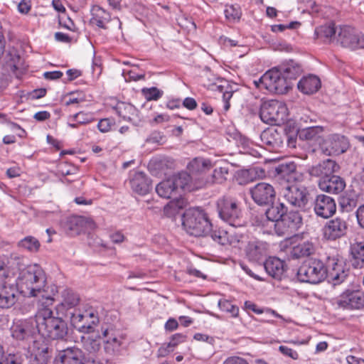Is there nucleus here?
I'll return each instance as SVG.
<instances>
[{"mask_svg":"<svg viewBox=\"0 0 364 364\" xmlns=\"http://www.w3.org/2000/svg\"><path fill=\"white\" fill-rule=\"evenodd\" d=\"M343 262L336 257H328L327 264L316 258L305 260L297 272L298 279L302 282L318 284L327 277L334 284L341 283L346 277Z\"/></svg>","mask_w":364,"mask_h":364,"instance_id":"obj_1","label":"nucleus"},{"mask_svg":"<svg viewBox=\"0 0 364 364\" xmlns=\"http://www.w3.org/2000/svg\"><path fill=\"white\" fill-rule=\"evenodd\" d=\"M53 299L50 296L43 298L39 301L36 314V324L38 333L44 338L63 339L68 333L65 321L52 309Z\"/></svg>","mask_w":364,"mask_h":364,"instance_id":"obj_2","label":"nucleus"},{"mask_svg":"<svg viewBox=\"0 0 364 364\" xmlns=\"http://www.w3.org/2000/svg\"><path fill=\"white\" fill-rule=\"evenodd\" d=\"M24 296H37L46 287V277L37 264H30L20 270L14 281Z\"/></svg>","mask_w":364,"mask_h":364,"instance_id":"obj_3","label":"nucleus"},{"mask_svg":"<svg viewBox=\"0 0 364 364\" xmlns=\"http://www.w3.org/2000/svg\"><path fill=\"white\" fill-rule=\"evenodd\" d=\"M77 318L79 321L85 323L79 327V331L85 333L82 336V341L85 349L91 353L97 351L100 348L99 340L101 333L95 330L99 323V318L97 311L93 309L86 310L83 314H78Z\"/></svg>","mask_w":364,"mask_h":364,"instance_id":"obj_4","label":"nucleus"},{"mask_svg":"<svg viewBox=\"0 0 364 364\" xmlns=\"http://www.w3.org/2000/svg\"><path fill=\"white\" fill-rule=\"evenodd\" d=\"M182 224L186 232L195 237H207L212 228L207 214L199 208L187 210L183 215Z\"/></svg>","mask_w":364,"mask_h":364,"instance_id":"obj_5","label":"nucleus"},{"mask_svg":"<svg viewBox=\"0 0 364 364\" xmlns=\"http://www.w3.org/2000/svg\"><path fill=\"white\" fill-rule=\"evenodd\" d=\"M254 84L258 89L279 95L286 93L291 87V84L283 77L277 67L267 70L257 80H254Z\"/></svg>","mask_w":364,"mask_h":364,"instance_id":"obj_6","label":"nucleus"},{"mask_svg":"<svg viewBox=\"0 0 364 364\" xmlns=\"http://www.w3.org/2000/svg\"><path fill=\"white\" fill-rule=\"evenodd\" d=\"M217 210L221 220L231 226L242 225L240 202L235 197L224 196L217 201Z\"/></svg>","mask_w":364,"mask_h":364,"instance_id":"obj_7","label":"nucleus"},{"mask_svg":"<svg viewBox=\"0 0 364 364\" xmlns=\"http://www.w3.org/2000/svg\"><path fill=\"white\" fill-rule=\"evenodd\" d=\"M259 116L264 122L279 124L287 119L288 109L286 105L281 101L267 100L260 105Z\"/></svg>","mask_w":364,"mask_h":364,"instance_id":"obj_8","label":"nucleus"},{"mask_svg":"<svg viewBox=\"0 0 364 364\" xmlns=\"http://www.w3.org/2000/svg\"><path fill=\"white\" fill-rule=\"evenodd\" d=\"M280 195L289 205L299 209L304 208L308 203L307 188L299 182L282 183Z\"/></svg>","mask_w":364,"mask_h":364,"instance_id":"obj_9","label":"nucleus"},{"mask_svg":"<svg viewBox=\"0 0 364 364\" xmlns=\"http://www.w3.org/2000/svg\"><path fill=\"white\" fill-rule=\"evenodd\" d=\"M350 142L346 136L339 134L327 136L321 143L320 149L326 156H338L347 151Z\"/></svg>","mask_w":364,"mask_h":364,"instance_id":"obj_10","label":"nucleus"},{"mask_svg":"<svg viewBox=\"0 0 364 364\" xmlns=\"http://www.w3.org/2000/svg\"><path fill=\"white\" fill-rule=\"evenodd\" d=\"M301 224L302 218L300 213L297 211H290L287 212L282 220L275 225L272 223V226L274 228V233L282 236L286 234H292L300 228Z\"/></svg>","mask_w":364,"mask_h":364,"instance_id":"obj_11","label":"nucleus"},{"mask_svg":"<svg viewBox=\"0 0 364 364\" xmlns=\"http://www.w3.org/2000/svg\"><path fill=\"white\" fill-rule=\"evenodd\" d=\"M343 47L355 50L364 48V35L355 34L353 28L348 26H340L336 39Z\"/></svg>","mask_w":364,"mask_h":364,"instance_id":"obj_12","label":"nucleus"},{"mask_svg":"<svg viewBox=\"0 0 364 364\" xmlns=\"http://www.w3.org/2000/svg\"><path fill=\"white\" fill-rule=\"evenodd\" d=\"M21 291L14 281L10 279L0 283V308L9 309L18 301Z\"/></svg>","mask_w":364,"mask_h":364,"instance_id":"obj_13","label":"nucleus"},{"mask_svg":"<svg viewBox=\"0 0 364 364\" xmlns=\"http://www.w3.org/2000/svg\"><path fill=\"white\" fill-rule=\"evenodd\" d=\"M276 178L279 181L280 186L282 184L301 182L303 175L296 170V164L293 162H284L279 164L276 168Z\"/></svg>","mask_w":364,"mask_h":364,"instance_id":"obj_14","label":"nucleus"},{"mask_svg":"<svg viewBox=\"0 0 364 364\" xmlns=\"http://www.w3.org/2000/svg\"><path fill=\"white\" fill-rule=\"evenodd\" d=\"M251 197L259 205H267L272 203L276 192L274 187L267 183H258L250 189Z\"/></svg>","mask_w":364,"mask_h":364,"instance_id":"obj_15","label":"nucleus"},{"mask_svg":"<svg viewBox=\"0 0 364 364\" xmlns=\"http://www.w3.org/2000/svg\"><path fill=\"white\" fill-rule=\"evenodd\" d=\"M336 304L343 309H360L364 308V291H346L339 296Z\"/></svg>","mask_w":364,"mask_h":364,"instance_id":"obj_16","label":"nucleus"},{"mask_svg":"<svg viewBox=\"0 0 364 364\" xmlns=\"http://www.w3.org/2000/svg\"><path fill=\"white\" fill-rule=\"evenodd\" d=\"M287 212V208L283 203H277L272 204L266 210V220L262 224L263 232L267 234H274V228L272 226V223L275 225L280 221Z\"/></svg>","mask_w":364,"mask_h":364,"instance_id":"obj_17","label":"nucleus"},{"mask_svg":"<svg viewBox=\"0 0 364 364\" xmlns=\"http://www.w3.org/2000/svg\"><path fill=\"white\" fill-rule=\"evenodd\" d=\"M314 210L318 217L329 218L336 211L335 200L331 196L319 194L314 200Z\"/></svg>","mask_w":364,"mask_h":364,"instance_id":"obj_18","label":"nucleus"},{"mask_svg":"<svg viewBox=\"0 0 364 364\" xmlns=\"http://www.w3.org/2000/svg\"><path fill=\"white\" fill-rule=\"evenodd\" d=\"M347 229L346 221L340 217H336L326 223L323 228V235L327 240H335L344 236Z\"/></svg>","mask_w":364,"mask_h":364,"instance_id":"obj_19","label":"nucleus"},{"mask_svg":"<svg viewBox=\"0 0 364 364\" xmlns=\"http://www.w3.org/2000/svg\"><path fill=\"white\" fill-rule=\"evenodd\" d=\"M339 165L332 159H326L319 164L313 166L309 169V173L316 177H320V179L328 178L339 171Z\"/></svg>","mask_w":364,"mask_h":364,"instance_id":"obj_20","label":"nucleus"},{"mask_svg":"<svg viewBox=\"0 0 364 364\" xmlns=\"http://www.w3.org/2000/svg\"><path fill=\"white\" fill-rule=\"evenodd\" d=\"M318 187L322 191L338 194L345 189L346 182L341 177L333 174L328 178L320 179Z\"/></svg>","mask_w":364,"mask_h":364,"instance_id":"obj_21","label":"nucleus"},{"mask_svg":"<svg viewBox=\"0 0 364 364\" xmlns=\"http://www.w3.org/2000/svg\"><path fill=\"white\" fill-rule=\"evenodd\" d=\"M55 364H85L83 353L77 348H68L59 353Z\"/></svg>","mask_w":364,"mask_h":364,"instance_id":"obj_22","label":"nucleus"},{"mask_svg":"<svg viewBox=\"0 0 364 364\" xmlns=\"http://www.w3.org/2000/svg\"><path fill=\"white\" fill-rule=\"evenodd\" d=\"M129 183L132 191L140 195L149 193L151 186V180L141 171L135 172L131 176Z\"/></svg>","mask_w":364,"mask_h":364,"instance_id":"obj_23","label":"nucleus"},{"mask_svg":"<svg viewBox=\"0 0 364 364\" xmlns=\"http://www.w3.org/2000/svg\"><path fill=\"white\" fill-rule=\"evenodd\" d=\"M33 330V324L27 320L17 321L11 328V336L19 341L29 338L32 336Z\"/></svg>","mask_w":364,"mask_h":364,"instance_id":"obj_24","label":"nucleus"},{"mask_svg":"<svg viewBox=\"0 0 364 364\" xmlns=\"http://www.w3.org/2000/svg\"><path fill=\"white\" fill-rule=\"evenodd\" d=\"M268 245L262 241L250 242L246 247V255L250 260L259 262L267 255Z\"/></svg>","mask_w":364,"mask_h":364,"instance_id":"obj_25","label":"nucleus"},{"mask_svg":"<svg viewBox=\"0 0 364 364\" xmlns=\"http://www.w3.org/2000/svg\"><path fill=\"white\" fill-rule=\"evenodd\" d=\"M85 219L81 216H70L63 224L65 232L70 236L80 235L85 228Z\"/></svg>","mask_w":364,"mask_h":364,"instance_id":"obj_26","label":"nucleus"},{"mask_svg":"<svg viewBox=\"0 0 364 364\" xmlns=\"http://www.w3.org/2000/svg\"><path fill=\"white\" fill-rule=\"evenodd\" d=\"M261 139L264 144L274 149L282 147L284 141L282 134L273 127L263 131Z\"/></svg>","mask_w":364,"mask_h":364,"instance_id":"obj_27","label":"nucleus"},{"mask_svg":"<svg viewBox=\"0 0 364 364\" xmlns=\"http://www.w3.org/2000/svg\"><path fill=\"white\" fill-rule=\"evenodd\" d=\"M298 89L304 94H313L321 87L320 79L314 75L302 77L298 82Z\"/></svg>","mask_w":364,"mask_h":364,"instance_id":"obj_28","label":"nucleus"},{"mask_svg":"<svg viewBox=\"0 0 364 364\" xmlns=\"http://www.w3.org/2000/svg\"><path fill=\"white\" fill-rule=\"evenodd\" d=\"M267 273L277 279H281L284 272V262L277 257H269L264 263Z\"/></svg>","mask_w":364,"mask_h":364,"instance_id":"obj_29","label":"nucleus"},{"mask_svg":"<svg viewBox=\"0 0 364 364\" xmlns=\"http://www.w3.org/2000/svg\"><path fill=\"white\" fill-rule=\"evenodd\" d=\"M277 68H279L283 77H285L291 84V80L299 76L302 71L301 66L294 60H289Z\"/></svg>","mask_w":364,"mask_h":364,"instance_id":"obj_30","label":"nucleus"},{"mask_svg":"<svg viewBox=\"0 0 364 364\" xmlns=\"http://www.w3.org/2000/svg\"><path fill=\"white\" fill-rule=\"evenodd\" d=\"M92 12L91 23L99 28L105 29L106 24L111 20L109 13L99 6H93Z\"/></svg>","mask_w":364,"mask_h":364,"instance_id":"obj_31","label":"nucleus"},{"mask_svg":"<svg viewBox=\"0 0 364 364\" xmlns=\"http://www.w3.org/2000/svg\"><path fill=\"white\" fill-rule=\"evenodd\" d=\"M351 263L353 267L361 269L364 267V242H355L351 245Z\"/></svg>","mask_w":364,"mask_h":364,"instance_id":"obj_32","label":"nucleus"},{"mask_svg":"<svg viewBox=\"0 0 364 364\" xmlns=\"http://www.w3.org/2000/svg\"><path fill=\"white\" fill-rule=\"evenodd\" d=\"M178 191V188L174 183V181L171 177L161 181L156 187L157 194L164 198H170Z\"/></svg>","mask_w":364,"mask_h":364,"instance_id":"obj_33","label":"nucleus"},{"mask_svg":"<svg viewBox=\"0 0 364 364\" xmlns=\"http://www.w3.org/2000/svg\"><path fill=\"white\" fill-rule=\"evenodd\" d=\"M314 252V244L309 241H301L294 245L291 250V255L294 258H299L309 256Z\"/></svg>","mask_w":364,"mask_h":364,"instance_id":"obj_34","label":"nucleus"},{"mask_svg":"<svg viewBox=\"0 0 364 364\" xmlns=\"http://www.w3.org/2000/svg\"><path fill=\"white\" fill-rule=\"evenodd\" d=\"M115 110L120 117L129 122L133 121L138 114V110L134 106L124 102L117 103Z\"/></svg>","mask_w":364,"mask_h":364,"instance_id":"obj_35","label":"nucleus"},{"mask_svg":"<svg viewBox=\"0 0 364 364\" xmlns=\"http://www.w3.org/2000/svg\"><path fill=\"white\" fill-rule=\"evenodd\" d=\"M323 129L320 126H312L309 127L300 128L298 129V136L301 140H316L320 137Z\"/></svg>","mask_w":364,"mask_h":364,"instance_id":"obj_36","label":"nucleus"},{"mask_svg":"<svg viewBox=\"0 0 364 364\" xmlns=\"http://www.w3.org/2000/svg\"><path fill=\"white\" fill-rule=\"evenodd\" d=\"M211 161L204 158H195L188 165V169L192 173L205 171L211 168Z\"/></svg>","mask_w":364,"mask_h":364,"instance_id":"obj_37","label":"nucleus"},{"mask_svg":"<svg viewBox=\"0 0 364 364\" xmlns=\"http://www.w3.org/2000/svg\"><path fill=\"white\" fill-rule=\"evenodd\" d=\"M186 205V201L183 198H178L175 200L169 201V203L164 206V213L168 217H173L178 214Z\"/></svg>","mask_w":364,"mask_h":364,"instance_id":"obj_38","label":"nucleus"},{"mask_svg":"<svg viewBox=\"0 0 364 364\" xmlns=\"http://www.w3.org/2000/svg\"><path fill=\"white\" fill-rule=\"evenodd\" d=\"M62 298L63 299L60 304L66 309L76 306L80 301L78 294L68 289L63 290L62 292Z\"/></svg>","mask_w":364,"mask_h":364,"instance_id":"obj_39","label":"nucleus"},{"mask_svg":"<svg viewBox=\"0 0 364 364\" xmlns=\"http://www.w3.org/2000/svg\"><path fill=\"white\" fill-rule=\"evenodd\" d=\"M220 84L216 85V90L223 93V100L224 102V110L228 111L230 108L229 100L232 96L233 91L228 81L220 80Z\"/></svg>","mask_w":364,"mask_h":364,"instance_id":"obj_40","label":"nucleus"},{"mask_svg":"<svg viewBox=\"0 0 364 364\" xmlns=\"http://www.w3.org/2000/svg\"><path fill=\"white\" fill-rule=\"evenodd\" d=\"M122 344V340L116 336L109 337L105 341V349L108 353L113 355L119 354Z\"/></svg>","mask_w":364,"mask_h":364,"instance_id":"obj_41","label":"nucleus"},{"mask_svg":"<svg viewBox=\"0 0 364 364\" xmlns=\"http://www.w3.org/2000/svg\"><path fill=\"white\" fill-rule=\"evenodd\" d=\"M338 28L335 26L333 23L321 26L318 28V32L321 36L328 39L329 41H333L336 39Z\"/></svg>","mask_w":364,"mask_h":364,"instance_id":"obj_42","label":"nucleus"},{"mask_svg":"<svg viewBox=\"0 0 364 364\" xmlns=\"http://www.w3.org/2000/svg\"><path fill=\"white\" fill-rule=\"evenodd\" d=\"M70 121H75L79 124H87L95 120L94 114L92 112H79L69 117Z\"/></svg>","mask_w":364,"mask_h":364,"instance_id":"obj_43","label":"nucleus"},{"mask_svg":"<svg viewBox=\"0 0 364 364\" xmlns=\"http://www.w3.org/2000/svg\"><path fill=\"white\" fill-rule=\"evenodd\" d=\"M18 246L30 252H36L40 247V242L34 237L27 236L19 241Z\"/></svg>","mask_w":364,"mask_h":364,"instance_id":"obj_44","label":"nucleus"},{"mask_svg":"<svg viewBox=\"0 0 364 364\" xmlns=\"http://www.w3.org/2000/svg\"><path fill=\"white\" fill-rule=\"evenodd\" d=\"M218 306L223 311L229 313L232 317L236 318L239 314V308L232 304L231 301L225 299H221L218 301Z\"/></svg>","mask_w":364,"mask_h":364,"instance_id":"obj_45","label":"nucleus"},{"mask_svg":"<svg viewBox=\"0 0 364 364\" xmlns=\"http://www.w3.org/2000/svg\"><path fill=\"white\" fill-rule=\"evenodd\" d=\"M224 14L225 18L230 21L239 20L241 17V11L237 6H227L224 11Z\"/></svg>","mask_w":364,"mask_h":364,"instance_id":"obj_46","label":"nucleus"},{"mask_svg":"<svg viewBox=\"0 0 364 364\" xmlns=\"http://www.w3.org/2000/svg\"><path fill=\"white\" fill-rule=\"evenodd\" d=\"M177 188L183 189L189 183L191 177L186 172L179 173L178 175L171 176Z\"/></svg>","mask_w":364,"mask_h":364,"instance_id":"obj_47","label":"nucleus"},{"mask_svg":"<svg viewBox=\"0 0 364 364\" xmlns=\"http://www.w3.org/2000/svg\"><path fill=\"white\" fill-rule=\"evenodd\" d=\"M228 174V168L227 167H219L215 168L213 171L212 178L213 183H223L227 179V175Z\"/></svg>","mask_w":364,"mask_h":364,"instance_id":"obj_48","label":"nucleus"},{"mask_svg":"<svg viewBox=\"0 0 364 364\" xmlns=\"http://www.w3.org/2000/svg\"><path fill=\"white\" fill-rule=\"evenodd\" d=\"M208 236H210L213 241L218 243L219 245H225L228 243V237L226 231L224 230H210V232Z\"/></svg>","mask_w":364,"mask_h":364,"instance_id":"obj_49","label":"nucleus"},{"mask_svg":"<svg viewBox=\"0 0 364 364\" xmlns=\"http://www.w3.org/2000/svg\"><path fill=\"white\" fill-rule=\"evenodd\" d=\"M150 166H154L155 168L164 170V168L172 169L174 166V161L171 158L164 157L155 160Z\"/></svg>","mask_w":364,"mask_h":364,"instance_id":"obj_50","label":"nucleus"},{"mask_svg":"<svg viewBox=\"0 0 364 364\" xmlns=\"http://www.w3.org/2000/svg\"><path fill=\"white\" fill-rule=\"evenodd\" d=\"M51 355L49 353V348L48 347H42L38 348L37 352L35 353V358L39 364H46Z\"/></svg>","mask_w":364,"mask_h":364,"instance_id":"obj_51","label":"nucleus"},{"mask_svg":"<svg viewBox=\"0 0 364 364\" xmlns=\"http://www.w3.org/2000/svg\"><path fill=\"white\" fill-rule=\"evenodd\" d=\"M142 92L145 98L150 100H157L161 97L163 92L155 87L151 88H144L142 90Z\"/></svg>","mask_w":364,"mask_h":364,"instance_id":"obj_52","label":"nucleus"},{"mask_svg":"<svg viewBox=\"0 0 364 364\" xmlns=\"http://www.w3.org/2000/svg\"><path fill=\"white\" fill-rule=\"evenodd\" d=\"M137 70V68L134 67L130 70L124 69L123 70L122 75L124 77V79L126 81H137L139 80L143 79L144 77V75L142 73H137L136 70Z\"/></svg>","mask_w":364,"mask_h":364,"instance_id":"obj_53","label":"nucleus"},{"mask_svg":"<svg viewBox=\"0 0 364 364\" xmlns=\"http://www.w3.org/2000/svg\"><path fill=\"white\" fill-rule=\"evenodd\" d=\"M114 124L112 120L105 118L99 121L97 124V128L102 133H106L111 129L112 126Z\"/></svg>","mask_w":364,"mask_h":364,"instance_id":"obj_54","label":"nucleus"},{"mask_svg":"<svg viewBox=\"0 0 364 364\" xmlns=\"http://www.w3.org/2000/svg\"><path fill=\"white\" fill-rule=\"evenodd\" d=\"M279 350L284 355L288 356L294 360H296L299 358L297 352L292 348H290L285 346H280Z\"/></svg>","mask_w":364,"mask_h":364,"instance_id":"obj_55","label":"nucleus"},{"mask_svg":"<svg viewBox=\"0 0 364 364\" xmlns=\"http://www.w3.org/2000/svg\"><path fill=\"white\" fill-rule=\"evenodd\" d=\"M355 217L358 227L364 230V203L357 208Z\"/></svg>","mask_w":364,"mask_h":364,"instance_id":"obj_56","label":"nucleus"},{"mask_svg":"<svg viewBox=\"0 0 364 364\" xmlns=\"http://www.w3.org/2000/svg\"><path fill=\"white\" fill-rule=\"evenodd\" d=\"M186 336L182 333H176L172 336L169 342V346L175 348L178 343L186 341Z\"/></svg>","mask_w":364,"mask_h":364,"instance_id":"obj_57","label":"nucleus"},{"mask_svg":"<svg viewBox=\"0 0 364 364\" xmlns=\"http://www.w3.org/2000/svg\"><path fill=\"white\" fill-rule=\"evenodd\" d=\"M31 9V2L27 0H21L18 5V11L23 14H27Z\"/></svg>","mask_w":364,"mask_h":364,"instance_id":"obj_58","label":"nucleus"},{"mask_svg":"<svg viewBox=\"0 0 364 364\" xmlns=\"http://www.w3.org/2000/svg\"><path fill=\"white\" fill-rule=\"evenodd\" d=\"M223 364H249L248 362L242 358L238 356H232L228 358Z\"/></svg>","mask_w":364,"mask_h":364,"instance_id":"obj_59","label":"nucleus"},{"mask_svg":"<svg viewBox=\"0 0 364 364\" xmlns=\"http://www.w3.org/2000/svg\"><path fill=\"white\" fill-rule=\"evenodd\" d=\"M356 200L353 198L343 199L341 205L346 209V211H351L356 206Z\"/></svg>","mask_w":364,"mask_h":364,"instance_id":"obj_60","label":"nucleus"},{"mask_svg":"<svg viewBox=\"0 0 364 364\" xmlns=\"http://www.w3.org/2000/svg\"><path fill=\"white\" fill-rule=\"evenodd\" d=\"M178 327V321L173 318H170L165 323L164 328L167 331H173Z\"/></svg>","mask_w":364,"mask_h":364,"instance_id":"obj_61","label":"nucleus"},{"mask_svg":"<svg viewBox=\"0 0 364 364\" xmlns=\"http://www.w3.org/2000/svg\"><path fill=\"white\" fill-rule=\"evenodd\" d=\"M183 105L189 110H193L197 107V102L193 97H186L183 101Z\"/></svg>","mask_w":364,"mask_h":364,"instance_id":"obj_62","label":"nucleus"},{"mask_svg":"<svg viewBox=\"0 0 364 364\" xmlns=\"http://www.w3.org/2000/svg\"><path fill=\"white\" fill-rule=\"evenodd\" d=\"M0 364H21V360L15 355H9L5 360L3 359Z\"/></svg>","mask_w":364,"mask_h":364,"instance_id":"obj_63","label":"nucleus"},{"mask_svg":"<svg viewBox=\"0 0 364 364\" xmlns=\"http://www.w3.org/2000/svg\"><path fill=\"white\" fill-rule=\"evenodd\" d=\"M43 76L48 80H57L63 76V73L58 70L46 72L44 73Z\"/></svg>","mask_w":364,"mask_h":364,"instance_id":"obj_64","label":"nucleus"}]
</instances>
